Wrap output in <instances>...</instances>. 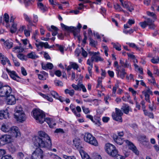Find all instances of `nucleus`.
<instances>
[{"instance_id":"f257e3e1","label":"nucleus","mask_w":159,"mask_h":159,"mask_svg":"<svg viewBox=\"0 0 159 159\" xmlns=\"http://www.w3.org/2000/svg\"><path fill=\"white\" fill-rule=\"evenodd\" d=\"M38 134L39 136H35L33 138L34 145L38 148L32 153L31 157L32 159H43V151L39 147L50 149L52 145L50 138L47 134L41 131Z\"/></svg>"},{"instance_id":"f03ea898","label":"nucleus","mask_w":159,"mask_h":159,"mask_svg":"<svg viewBox=\"0 0 159 159\" xmlns=\"http://www.w3.org/2000/svg\"><path fill=\"white\" fill-rule=\"evenodd\" d=\"M32 113L33 116L37 122L42 124L45 121L49 126L52 127V125L51 124V123L52 120L49 118H45V115L42 111L36 109L33 111Z\"/></svg>"},{"instance_id":"7ed1b4c3","label":"nucleus","mask_w":159,"mask_h":159,"mask_svg":"<svg viewBox=\"0 0 159 159\" xmlns=\"http://www.w3.org/2000/svg\"><path fill=\"white\" fill-rule=\"evenodd\" d=\"M105 149L107 154L112 157L115 156L118 153V151L115 146L109 143L105 144Z\"/></svg>"},{"instance_id":"20e7f679","label":"nucleus","mask_w":159,"mask_h":159,"mask_svg":"<svg viewBox=\"0 0 159 159\" xmlns=\"http://www.w3.org/2000/svg\"><path fill=\"white\" fill-rule=\"evenodd\" d=\"M84 139V140L86 142L91 145L95 146H97L98 145V143L95 138L90 133H85Z\"/></svg>"},{"instance_id":"39448f33","label":"nucleus","mask_w":159,"mask_h":159,"mask_svg":"<svg viewBox=\"0 0 159 159\" xmlns=\"http://www.w3.org/2000/svg\"><path fill=\"white\" fill-rule=\"evenodd\" d=\"M12 89L8 85L2 86L0 89V96L7 97L11 94Z\"/></svg>"},{"instance_id":"423d86ee","label":"nucleus","mask_w":159,"mask_h":159,"mask_svg":"<svg viewBox=\"0 0 159 159\" xmlns=\"http://www.w3.org/2000/svg\"><path fill=\"white\" fill-rule=\"evenodd\" d=\"M154 22V21L149 18H148L146 20L140 22L139 24L142 28H144L147 26H148L149 29L154 30L156 27Z\"/></svg>"},{"instance_id":"0eeeda50","label":"nucleus","mask_w":159,"mask_h":159,"mask_svg":"<svg viewBox=\"0 0 159 159\" xmlns=\"http://www.w3.org/2000/svg\"><path fill=\"white\" fill-rule=\"evenodd\" d=\"M115 113H112V116L113 119L117 121L121 122L122 121V116L123 113L121 110L117 108H115Z\"/></svg>"},{"instance_id":"6e6552de","label":"nucleus","mask_w":159,"mask_h":159,"mask_svg":"<svg viewBox=\"0 0 159 159\" xmlns=\"http://www.w3.org/2000/svg\"><path fill=\"white\" fill-rule=\"evenodd\" d=\"M61 25L62 29H64L67 31L72 32L75 36H77L80 31L79 29H77L75 27L71 26H68L63 23H61Z\"/></svg>"},{"instance_id":"1a4fd4ad","label":"nucleus","mask_w":159,"mask_h":159,"mask_svg":"<svg viewBox=\"0 0 159 159\" xmlns=\"http://www.w3.org/2000/svg\"><path fill=\"white\" fill-rule=\"evenodd\" d=\"M11 141V137L9 135H3L0 137V144L4 145L10 143Z\"/></svg>"},{"instance_id":"9d476101","label":"nucleus","mask_w":159,"mask_h":159,"mask_svg":"<svg viewBox=\"0 0 159 159\" xmlns=\"http://www.w3.org/2000/svg\"><path fill=\"white\" fill-rule=\"evenodd\" d=\"M19 114L18 116H14L16 120L20 122H22L25 121L26 119V117L24 112L20 113Z\"/></svg>"},{"instance_id":"9b49d317","label":"nucleus","mask_w":159,"mask_h":159,"mask_svg":"<svg viewBox=\"0 0 159 159\" xmlns=\"http://www.w3.org/2000/svg\"><path fill=\"white\" fill-rule=\"evenodd\" d=\"M125 142L127 144L129 148L132 150L137 155L139 154L138 151L135 146L132 143L130 142L128 140H125Z\"/></svg>"},{"instance_id":"f8f14e48","label":"nucleus","mask_w":159,"mask_h":159,"mask_svg":"<svg viewBox=\"0 0 159 159\" xmlns=\"http://www.w3.org/2000/svg\"><path fill=\"white\" fill-rule=\"evenodd\" d=\"M7 96V103L8 104L13 105L16 103V99L13 95L11 94L10 95Z\"/></svg>"},{"instance_id":"ddd939ff","label":"nucleus","mask_w":159,"mask_h":159,"mask_svg":"<svg viewBox=\"0 0 159 159\" xmlns=\"http://www.w3.org/2000/svg\"><path fill=\"white\" fill-rule=\"evenodd\" d=\"M11 125L10 124H5L2 125L1 130L5 132H9L10 130Z\"/></svg>"},{"instance_id":"4468645a","label":"nucleus","mask_w":159,"mask_h":159,"mask_svg":"<svg viewBox=\"0 0 159 159\" xmlns=\"http://www.w3.org/2000/svg\"><path fill=\"white\" fill-rule=\"evenodd\" d=\"M9 133L14 134L16 137L19 136L20 134L18 128L16 126L11 127Z\"/></svg>"},{"instance_id":"2eb2a0df","label":"nucleus","mask_w":159,"mask_h":159,"mask_svg":"<svg viewBox=\"0 0 159 159\" xmlns=\"http://www.w3.org/2000/svg\"><path fill=\"white\" fill-rule=\"evenodd\" d=\"M113 138L114 141L117 144L121 145L124 142L123 139L118 137L116 134H113Z\"/></svg>"},{"instance_id":"dca6fc26","label":"nucleus","mask_w":159,"mask_h":159,"mask_svg":"<svg viewBox=\"0 0 159 159\" xmlns=\"http://www.w3.org/2000/svg\"><path fill=\"white\" fill-rule=\"evenodd\" d=\"M121 5L123 7L126 8L130 12L134 10V9L132 7H130L131 4L129 2L125 1L124 2L122 3Z\"/></svg>"},{"instance_id":"f3484780","label":"nucleus","mask_w":159,"mask_h":159,"mask_svg":"<svg viewBox=\"0 0 159 159\" xmlns=\"http://www.w3.org/2000/svg\"><path fill=\"white\" fill-rule=\"evenodd\" d=\"M6 70L11 77L13 80H16V77L19 78V76L16 75L15 71H11L6 68Z\"/></svg>"},{"instance_id":"a211bd4d","label":"nucleus","mask_w":159,"mask_h":159,"mask_svg":"<svg viewBox=\"0 0 159 159\" xmlns=\"http://www.w3.org/2000/svg\"><path fill=\"white\" fill-rule=\"evenodd\" d=\"M9 117V113L7 111H0V119H2L3 118L6 119Z\"/></svg>"},{"instance_id":"6ab92c4d","label":"nucleus","mask_w":159,"mask_h":159,"mask_svg":"<svg viewBox=\"0 0 159 159\" xmlns=\"http://www.w3.org/2000/svg\"><path fill=\"white\" fill-rule=\"evenodd\" d=\"M37 5L38 8L43 12L48 10V8L41 2H38Z\"/></svg>"},{"instance_id":"aec40b11","label":"nucleus","mask_w":159,"mask_h":159,"mask_svg":"<svg viewBox=\"0 0 159 159\" xmlns=\"http://www.w3.org/2000/svg\"><path fill=\"white\" fill-rule=\"evenodd\" d=\"M26 57L30 59H35L38 58L39 56L37 55L34 52H31L28 53Z\"/></svg>"},{"instance_id":"412c9836","label":"nucleus","mask_w":159,"mask_h":159,"mask_svg":"<svg viewBox=\"0 0 159 159\" xmlns=\"http://www.w3.org/2000/svg\"><path fill=\"white\" fill-rule=\"evenodd\" d=\"M15 111V112L14 114V116H18L19 115V113L24 112L22 108L21 107V106H17L16 107Z\"/></svg>"},{"instance_id":"4be33fe9","label":"nucleus","mask_w":159,"mask_h":159,"mask_svg":"<svg viewBox=\"0 0 159 159\" xmlns=\"http://www.w3.org/2000/svg\"><path fill=\"white\" fill-rule=\"evenodd\" d=\"M4 45L6 48L10 49L12 47L13 43L9 40H7L5 42Z\"/></svg>"},{"instance_id":"5701e85b","label":"nucleus","mask_w":159,"mask_h":159,"mask_svg":"<svg viewBox=\"0 0 159 159\" xmlns=\"http://www.w3.org/2000/svg\"><path fill=\"white\" fill-rule=\"evenodd\" d=\"M80 153L82 159H88L90 158L88 155L83 150L80 151Z\"/></svg>"},{"instance_id":"b1692460","label":"nucleus","mask_w":159,"mask_h":159,"mask_svg":"<svg viewBox=\"0 0 159 159\" xmlns=\"http://www.w3.org/2000/svg\"><path fill=\"white\" fill-rule=\"evenodd\" d=\"M7 58L5 57L1 53H0V60L1 63L3 65H5L7 62Z\"/></svg>"},{"instance_id":"393cba45","label":"nucleus","mask_w":159,"mask_h":159,"mask_svg":"<svg viewBox=\"0 0 159 159\" xmlns=\"http://www.w3.org/2000/svg\"><path fill=\"white\" fill-rule=\"evenodd\" d=\"M129 107L128 105L125 104L122 107L121 109L125 113L128 114L129 112Z\"/></svg>"},{"instance_id":"a878e982","label":"nucleus","mask_w":159,"mask_h":159,"mask_svg":"<svg viewBox=\"0 0 159 159\" xmlns=\"http://www.w3.org/2000/svg\"><path fill=\"white\" fill-rule=\"evenodd\" d=\"M70 108L71 110L75 114L77 117H80V113H77L76 111V110L74 108V106L73 104H71L70 106Z\"/></svg>"},{"instance_id":"bb28decb","label":"nucleus","mask_w":159,"mask_h":159,"mask_svg":"<svg viewBox=\"0 0 159 159\" xmlns=\"http://www.w3.org/2000/svg\"><path fill=\"white\" fill-rule=\"evenodd\" d=\"M74 144L77 148H80V140L79 139H75L73 140Z\"/></svg>"},{"instance_id":"cd10ccee","label":"nucleus","mask_w":159,"mask_h":159,"mask_svg":"<svg viewBox=\"0 0 159 159\" xmlns=\"http://www.w3.org/2000/svg\"><path fill=\"white\" fill-rule=\"evenodd\" d=\"M111 44L113 45V48H115L116 50L119 51H120L121 50V46L119 43H112Z\"/></svg>"},{"instance_id":"c85d7f7f","label":"nucleus","mask_w":159,"mask_h":159,"mask_svg":"<svg viewBox=\"0 0 159 159\" xmlns=\"http://www.w3.org/2000/svg\"><path fill=\"white\" fill-rule=\"evenodd\" d=\"M8 149L10 152L12 153L14 152L16 150L15 146L12 144H10L8 147Z\"/></svg>"},{"instance_id":"c756f323","label":"nucleus","mask_w":159,"mask_h":159,"mask_svg":"<svg viewBox=\"0 0 159 159\" xmlns=\"http://www.w3.org/2000/svg\"><path fill=\"white\" fill-rule=\"evenodd\" d=\"M65 92L66 94H69L71 97H72L75 93V91L73 89L69 90L68 89H66L65 90Z\"/></svg>"},{"instance_id":"7c9ffc66","label":"nucleus","mask_w":159,"mask_h":159,"mask_svg":"<svg viewBox=\"0 0 159 159\" xmlns=\"http://www.w3.org/2000/svg\"><path fill=\"white\" fill-rule=\"evenodd\" d=\"M16 24L13 23H12L11 27V29L10 31L12 33H15L17 30Z\"/></svg>"},{"instance_id":"2f4dec72","label":"nucleus","mask_w":159,"mask_h":159,"mask_svg":"<svg viewBox=\"0 0 159 159\" xmlns=\"http://www.w3.org/2000/svg\"><path fill=\"white\" fill-rule=\"evenodd\" d=\"M14 49H15L13 51H16V52L17 53H20L22 52L24 50L23 48L19 46L15 47Z\"/></svg>"},{"instance_id":"473e14b6","label":"nucleus","mask_w":159,"mask_h":159,"mask_svg":"<svg viewBox=\"0 0 159 159\" xmlns=\"http://www.w3.org/2000/svg\"><path fill=\"white\" fill-rule=\"evenodd\" d=\"M139 140L141 143H143V142H147L148 141V139L145 136H140L139 138Z\"/></svg>"},{"instance_id":"72a5a7b5","label":"nucleus","mask_w":159,"mask_h":159,"mask_svg":"<svg viewBox=\"0 0 159 159\" xmlns=\"http://www.w3.org/2000/svg\"><path fill=\"white\" fill-rule=\"evenodd\" d=\"M40 45H41V47H44L46 48H50L52 47L51 46H49L47 42L45 43L42 42Z\"/></svg>"},{"instance_id":"f704fd0d","label":"nucleus","mask_w":159,"mask_h":159,"mask_svg":"<svg viewBox=\"0 0 159 159\" xmlns=\"http://www.w3.org/2000/svg\"><path fill=\"white\" fill-rule=\"evenodd\" d=\"M41 95L43 98L47 99L48 101L50 102H52L53 101V99L51 97H49L48 96L45 94H42V93H41Z\"/></svg>"},{"instance_id":"c9c22d12","label":"nucleus","mask_w":159,"mask_h":159,"mask_svg":"<svg viewBox=\"0 0 159 159\" xmlns=\"http://www.w3.org/2000/svg\"><path fill=\"white\" fill-rule=\"evenodd\" d=\"M51 28L52 30H54V31L52 32V35L53 36L56 35L57 34V31L58 30V29L57 27L53 25H52Z\"/></svg>"},{"instance_id":"e433bc0d","label":"nucleus","mask_w":159,"mask_h":159,"mask_svg":"<svg viewBox=\"0 0 159 159\" xmlns=\"http://www.w3.org/2000/svg\"><path fill=\"white\" fill-rule=\"evenodd\" d=\"M127 44H128L129 46L130 47L132 48H134L136 49L137 50L140 51V48H139V47H138L134 43H127Z\"/></svg>"},{"instance_id":"4c0bfd02","label":"nucleus","mask_w":159,"mask_h":159,"mask_svg":"<svg viewBox=\"0 0 159 159\" xmlns=\"http://www.w3.org/2000/svg\"><path fill=\"white\" fill-rule=\"evenodd\" d=\"M50 94L52 96V97L57 99L59 97L58 94L55 91H52L50 92Z\"/></svg>"},{"instance_id":"58836bf2","label":"nucleus","mask_w":159,"mask_h":159,"mask_svg":"<svg viewBox=\"0 0 159 159\" xmlns=\"http://www.w3.org/2000/svg\"><path fill=\"white\" fill-rule=\"evenodd\" d=\"M17 57L21 60H26L27 59L25 58V56L22 53H19L17 55Z\"/></svg>"},{"instance_id":"ea45409f","label":"nucleus","mask_w":159,"mask_h":159,"mask_svg":"<svg viewBox=\"0 0 159 159\" xmlns=\"http://www.w3.org/2000/svg\"><path fill=\"white\" fill-rule=\"evenodd\" d=\"M70 64L71 65L72 68L74 69H76L77 70L79 68V66L75 62H71Z\"/></svg>"},{"instance_id":"a19ab883","label":"nucleus","mask_w":159,"mask_h":159,"mask_svg":"<svg viewBox=\"0 0 159 159\" xmlns=\"http://www.w3.org/2000/svg\"><path fill=\"white\" fill-rule=\"evenodd\" d=\"M24 17L25 20L29 23L30 24L32 23V21L30 19V18L29 17V16L26 14H24Z\"/></svg>"},{"instance_id":"79ce46f5","label":"nucleus","mask_w":159,"mask_h":159,"mask_svg":"<svg viewBox=\"0 0 159 159\" xmlns=\"http://www.w3.org/2000/svg\"><path fill=\"white\" fill-rule=\"evenodd\" d=\"M126 74V72L125 71V70L124 68H122L121 71H120V78L122 79L124 78L125 75Z\"/></svg>"},{"instance_id":"37998d69","label":"nucleus","mask_w":159,"mask_h":159,"mask_svg":"<svg viewBox=\"0 0 159 159\" xmlns=\"http://www.w3.org/2000/svg\"><path fill=\"white\" fill-rule=\"evenodd\" d=\"M97 43V42L94 40L90 38V44L91 46L95 47Z\"/></svg>"},{"instance_id":"c03bdc74","label":"nucleus","mask_w":159,"mask_h":159,"mask_svg":"<svg viewBox=\"0 0 159 159\" xmlns=\"http://www.w3.org/2000/svg\"><path fill=\"white\" fill-rule=\"evenodd\" d=\"M134 31V30L132 29H131L128 30L125 29H124L123 32L126 34H131Z\"/></svg>"},{"instance_id":"a18cd8bd","label":"nucleus","mask_w":159,"mask_h":159,"mask_svg":"<svg viewBox=\"0 0 159 159\" xmlns=\"http://www.w3.org/2000/svg\"><path fill=\"white\" fill-rule=\"evenodd\" d=\"M114 7L115 9L117 10L120 11H122L124 12H125V11L122 9L120 6L118 4L115 5H114Z\"/></svg>"},{"instance_id":"49530a36","label":"nucleus","mask_w":159,"mask_h":159,"mask_svg":"<svg viewBox=\"0 0 159 159\" xmlns=\"http://www.w3.org/2000/svg\"><path fill=\"white\" fill-rule=\"evenodd\" d=\"M146 88H147V89L146 91H144L143 92V94H145V93H146L147 94H152V92L150 90L149 87H146Z\"/></svg>"},{"instance_id":"de8ad7c7","label":"nucleus","mask_w":159,"mask_h":159,"mask_svg":"<svg viewBox=\"0 0 159 159\" xmlns=\"http://www.w3.org/2000/svg\"><path fill=\"white\" fill-rule=\"evenodd\" d=\"M97 55L98 54L95 55V61L97 62L98 61H103V59L101 57L98 56Z\"/></svg>"},{"instance_id":"09e8293b","label":"nucleus","mask_w":159,"mask_h":159,"mask_svg":"<svg viewBox=\"0 0 159 159\" xmlns=\"http://www.w3.org/2000/svg\"><path fill=\"white\" fill-rule=\"evenodd\" d=\"M151 61L153 64L158 63L159 61V57L157 58L153 57L151 60Z\"/></svg>"},{"instance_id":"8fccbe9b","label":"nucleus","mask_w":159,"mask_h":159,"mask_svg":"<svg viewBox=\"0 0 159 159\" xmlns=\"http://www.w3.org/2000/svg\"><path fill=\"white\" fill-rule=\"evenodd\" d=\"M4 21L6 23H8L9 22V16L7 13H5L4 16Z\"/></svg>"},{"instance_id":"3c124183","label":"nucleus","mask_w":159,"mask_h":159,"mask_svg":"<svg viewBox=\"0 0 159 159\" xmlns=\"http://www.w3.org/2000/svg\"><path fill=\"white\" fill-rule=\"evenodd\" d=\"M81 49L82 50L81 54L82 56L84 57H87L88 55L87 52L83 48H81Z\"/></svg>"},{"instance_id":"603ef678","label":"nucleus","mask_w":159,"mask_h":159,"mask_svg":"<svg viewBox=\"0 0 159 159\" xmlns=\"http://www.w3.org/2000/svg\"><path fill=\"white\" fill-rule=\"evenodd\" d=\"M55 84L57 86H61L63 85V83L61 81L58 80H56L54 81Z\"/></svg>"},{"instance_id":"864d4df0","label":"nucleus","mask_w":159,"mask_h":159,"mask_svg":"<svg viewBox=\"0 0 159 159\" xmlns=\"http://www.w3.org/2000/svg\"><path fill=\"white\" fill-rule=\"evenodd\" d=\"M114 157H115V159H125V157L124 156L119 155L118 153Z\"/></svg>"},{"instance_id":"5fc2aeb1","label":"nucleus","mask_w":159,"mask_h":159,"mask_svg":"<svg viewBox=\"0 0 159 159\" xmlns=\"http://www.w3.org/2000/svg\"><path fill=\"white\" fill-rule=\"evenodd\" d=\"M63 157L65 159H76L74 156H68L66 155H63Z\"/></svg>"},{"instance_id":"6e6d98bb","label":"nucleus","mask_w":159,"mask_h":159,"mask_svg":"<svg viewBox=\"0 0 159 159\" xmlns=\"http://www.w3.org/2000/svg\"><path fill=\"white\" fill-rule=\"evenodd\" d=\"M82 108L83 111L86 114H88L90 112L89 109L88 108L85 107H82Z\"/></svg>"},{"instance_id":"4d7b16f0","label":"nucleus","mask_w":159,"mask_h":159,"mask_svg":"<svg viewBox=\"0 0 159 159\" xmlns=\"http://www.w3.org/2000/svg\"><path fill=\"white\" fill-rule=\"evenodd\" d=\"M144 94V96L145 97V100L146 101H147L148 102H150V96L149 94H147L146 93H145V94Z\"/></svg>"},{"instance_id":"13d9d810","label":"nucleus","mask_w":159,"mask_h":159,"mask_svg":"<svg viewBox=\"0 0 159 159\" xmlns=\"http://www.w3.org/2000/svg\"><path fill=\"white\" fill-rule=\"evenodd\" d=\"M118 84H115V86L113 87L112 89V93L113 94H115L116 92L117 89L118 87Z\"/></svg>"},{"instance_id":"bf43d9fd","label":"nucleus","mask_w":159,"mask_h":159,"mask_svg":"<svg viewBox=\"0 0 159 159\" xmlns=\"http://www.w3.org/2000/svg\"><path fill=\"white\" fill-rule=\"evenodd\" d=\"M1 159H13L10 155H6L2 156Z\"/></svg>"},{"instance_id":"052dcab7","label":"nucleus","mask_w":159,"mask_h":159,"mask_svg":"<svg viewBox=\"0 0 159 159\" xmlns=\"http://www.w3.org/2000/svg\"><path fill=\"white\" fill-rule=\"evenodd\" d=\"M24 34L26 37H29L30 35V31L25 29L24 30Z\"/></svg>"},{"instance_id":"680f3d73","label":"nucleus","mask_w":159,"mask_h":159,"mask_svg":"<svg viewBox=\"0 0 159 159\" xmlns=\"http://www.w3.org/2000/svg\"><path fill=\"white\" fill-rule=\"evenodd\" d=\"M78 84L79 83V82H78L77 85H76L75 84H73L72 85V87L76 90H78L79 89L80 86L78 85Z\"/></svg>"},{"instance_id":"e2e57ef3","label":"nucleus","mask_w":159,"mask_h":159,"mask_svg":"<svg viewBox=\"0 0 159 159\" xmlns=\"http://www.w3.org/2000/svg\"><path fill=\"white\" fill-rule=\"evenodd\" d=\"M78 85L80 87L82 88V91L83 92H86V89L84 86L82 84H78Z\"/></svg>"},{"instance_id":"0e129e2a","label":"nucleus","mask_w":159,"mask_h":159,"mask_svg":"<svg viewBox=\"0 0 159 159\" xmlns=\"http://www.w3.org/2000/svg\"><path fill=\"white\" fill-rule=\"evenodd\" d=\"M47 69H52L53 68V66L52 64L51 63H48L47 64Z\"/></svg>"},{"instance_id":"69168bd1","label":"nucleus","mask_w":159,"mask_h":159,"mask_svg":"<svg viewBox=\"0 0 159 159\" xmlns=\"http://www.w3.org/2000/svg\"><path fill=\"white\" fill-rule=\"evenodd\" d=\"M93 67V66H89L88 67V70L89 72L90 76H92V72L91 71L92 68Z\"/></svg>"},{"instance_id":"338daca9","label":"nucleus","mask_w":159,"mask_h":159,"mask_svg":"<svg viewBox=\"0 0 159 159\" xmlns=\"http://www.w3.org/2000/svg\"><path fill=\"white\" fill-rule=\"evenodd\" d=\"M147 14L148 16H151L152 17L154 18H156V16L155 14L153 12H151L149 11H147Z\"/></svg>"},{"instance_id":"774afa93","label":"nucleus","mask_w":159,"mask_h":159,"mask_svg":"<svg viewBox=\"0 0 159 159\" xmlns=\"http://www.w3.org/2000/svg\"><path fill=\"white\" fill-rule=\"evenodd\" d=\"M81 51L79 48H77L75 51V54L76 56L78 57L79 56L80 53Z\"/></svg>"}]
</instances>
